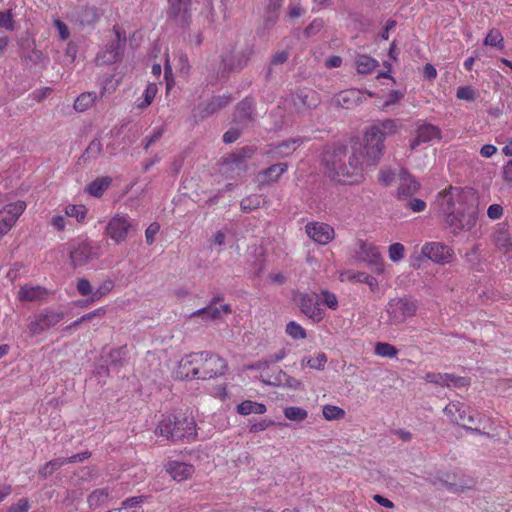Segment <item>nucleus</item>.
Masks as SVG:
<instances>
[{"instance_id": "nucleus-23", "label": "nucleus", "mask_w": 512, "mask_h": 512, "mask_svg": "<svg viewBox=\"0 0 512 512\" xmlns=\"http://www.w3.org/2000/svg\"><path fill=\"white\" fill-rule=\"evenodd\" d=\"M197 352L184 356L178 363L176 377L181 380L199 379Z\"/></svg>"}, {"instance_id": "nucleus-39", "label": "nucleus", "mask_w": 512, "mask_h": 512, "mask_svg": "<svg viewBox=\"0 0 512 512\" xmlns=\"http://www.w3.org/2000/svg\"><path fill=\"white\" fill-rule=\"evenodd\" d=\"M374 353L383 358H394L398 354L395 346L386 342H377L374 347Z\"/></svg>"}, {"instance_id": "nucleus-16", "label": "nucleus", "mask_w": 512, "mask_h": 512, "mask_svg": "<svg viewBox=\"0 0 512 512\" xmlns=\"http://www.w3.org/2000/svg\"><path fill=\"white\" fill-rule=\"evenodd\" d=\"M358 253L360 258L372 269L374 273H384L385 264L377 246L371 243L361 242Z\"/></svg>"}, {"instance_id": "nucleus-35", "label": "nucleus", "mask_w": 512, "mask_h": 512, "mask_svg": "<svg viewBox=\"0 0 512 512\" xmlns=\"http://www.w3.org/2000/svg\"><path fill=\"white\" fill-rule=\"evenodd\" d=\"M378 66V61L368 55H360L356 59V69L360 74H370Z\"/></svg>"}, {"instance_id": "nucleus-11", "label": "nucleus", "mask_w": 512, "mask_h": 512, "mask_svg": "<svg viewBox=\"0 0 512 512\" xmlns=\"http://www.w3.org/2000/svg\"><path fill=\"white\" fill-rule=\"evenodd\" d=\"M423 256L438 265H446L455 259L454 249L442 242H426L421 248Z\"/></svg>"}, {"instance_id": "nucleus-10", "label": "nucleus", "mask_w": 512, "mask_h": 512, "mask_svg": "<svg viewBox=\"0 0 512 512\" xmlns=\"http://www.w3.org/2000/svg\"><path fill=\"white\" fill-rule=\"evenodd\" d=\"M100 256V245L89 240L79 242L69 251L70 265L74 269L86 266L88 263L98 259Z\"/></svg>"}, {"instance_id": "nucleus-4", "label": "nucleus", "mask_w": 512, "mask_h": 512, "mask_svg": "<svg viewBox=\"0 0 512 512\" xmlns=\"http://www.w3.org/2000/svg\"><path fill=\"white\" fill-rule=\"evenodd\" d=\"M364 146L358 151L359 160L363 163V169L375 166L384 154L383 136L377 128H368L364 133Z\"/></svg>"}, {"instance_id": "nucleus-46", "label": "nucleus", "mask_w": 512, "mask_h": 512, "mask_svg": "<svg viewBox=\"0 0 512 512\" xmlns=\"http://www.w3.org/2000/svg\"><path fill=\"white\" fill-rule=\"evenodd\" d=\"M262 197L260 195L247 196L240 202V208L243 212L253 211L261 206Z\"/></svg>"}, {"instance_id": "nucleus-26", "label": "nucleus", "mask_w": 512, "mask_h": 512, "mask_svg": "<svg viewBox=\"0 0 512 512\" xmlns=\"http://www.w3.org/2000/svg\"><path fill=\"white\" fill-rule=\"evenodd\" d=\"M288 165L286 163L272 164L259 174V181L261 185L270 182H276L286 171Z\"/></svg>"}, {"instance_id": "nucleus-62", "label": "nucleus", "mask_w": 512, "mask_h": 512, "mask_svg": "<svg viewBox=\"0 0 512 512\" xmlns=\"http://www.w3.org/2000/svg\"><path fill=\"white\" fill-rule=\"evenodd\" d=\"M160 230V225L156 222L151 223L145 231L146 243L152 245L155 241V236Z\"/></svg>"}, {"instance_id": "nucleus-7", "label": "nucleus", "mask_w": 512, "mask_h": 512, "mask_svg": "<svg viewBox=\"0 0 512 512\" xmlns=\"http://www.w3.org/2000/svg\"><path fill=\"white\" fill-rule=\"evenodd\" d=\"M418 310L417 300L404 296L389 300L386 312L391 324H403L408 318L414 317Z\"/></svg>"}, {"instance_id": "nucleus-24", "label": "nucleus", "mask_w": 512, "mask_h": 512, "mask_svg": "<svg viewBox=\"0 0 512 512\" xmlns=\"http://www.w3.org/2000/svg\"><path fill=\"white\" fill-rule=\"evenodd\" d=\"M48 295V289L43 286L25 284L19 288L17 299L22 302H35L45 300Z\"/></svg>"}, {"instance_id": "nucleus-21", "label": "nucleus", "mask_w": 512, "mask_h": 512, "mask_svg": "<svg viewBox=\"0 0 512 512\" xmlns=\"http://www.w3.org/2000/svg\"><path fill=\"white\" fill-rule=\"evenodd\" d=\"M164 469L177 482L189 480L195 473V467L192 464L178 460H168L164 465Z\"/></svg>"}, {"instance_id": "nucleus-27", "label": "nucleus", "mask_w": 512, "mask_h": 512, "mask_svg": "<svg viewBox=\"0 0 512 512\" xmlns=\"http://www.w3.org/2000/svg\"><path fill=\"white\" fill-rule=\"evenodd\" d=\"M238 154L235 152L226 157L223 161L222 168L224 172L236 171L237 174H241L247 171L248 166L245 159H238Z\"/></svg>"}, {"instance_id": "nucleus-19", "label": "nucleus", "mask_w": 512, "mask_h": 512, "mask_svg": "<svg viewBox=\"0 0 512 512\" xmlns=\"http://www.w3.org/2000/svg\"><path fill=\"white\" fill-rule=\"evenodd\" d=\"M304 143V139L296 137L266 146L264 154L272 159H281L292 155Z\"/></svg>"}, {"instance_id": "nucleus-50", "label": "nucleus", "mask_w": 512, "mask_h": 512, "mask_svg": "<svg viewBox=\"0 0 512 512\" xmlns=\"http://www.w3.org/2000/svg\"><path fill=\"white\" fill-rule=\"evenodd\" d=\"M445 387L448 388H462L470 385V379L462 376H456L448 373L447 380L445 381Z\"/></svg>"}, {"instance_id": "nucleus-57", "label": "nucleus", "mask_w": 512, "mask_h": 512, "mask_svg": "<svg viewBox=\"0 0 512 512\" xmlns=\"http://www.w3.org/2000/svg\"><path fill=\"white\" fill-rule=\"evenodd\" d=\"M322 301L330 309L336 310L338 307V299L336 295L327 290L322 291Z\"/></svg>"}, {"instance_id": "nucleus-59", "label": "nucleus", "mask_w": 512, "mask_h": 512, "mask_svg": "<svg viewBox=\"0 0 512 512\" xmlns=\"http://www.w3.org/2000/svg\"><path fill=\"white\" fill-rule=\"evenodd\" d=\"M324 27V21L320 18L314 19L304 31L307 37L317 34Z\"/></svg>"}, {"instance_id": "nucleus-2", "label": "nucleus", "mask_w": 512, "mask_h": 512, "mask_svg": "<svg viewBox=\"0 0 512 512\" xmlns=\"http://www.w3.org/2000/svg\"><path fill=\"white\" fill-rule=\"evenodd\" d=\"M323 163L328 177L337 183L356 185L364 181L363 163L359 155L356 152L349 153L344 146L326 152Z\"/></svg>"}, {"instance_id": "nucleus-6", "label": "nucleus", "mask_w": 512, "mask_h": 512, "mask_svg": "<svg viewBox=\"0 0 512 512\" xmlns=\"http://www.w3.org/2000/svg\"><path fill=\"white\" fill-rule=\"evenodd\" d=\"M199 379L209 380L225 375L228 369L226 359L210 351L197 352Z\"/></svg>"}, {"instance_id": "nucleus-5", "label": "nucleus", "mask_w": 512, "mask_h": 512, "mask_svg": "<svg viewBox=\"0 0 512 512\" xmlns=\"http://www.w3.org/2000/svg\"><path fill=\"white\" fill-rule=\"evenodd\" d=\"M443 411L454 423L473 433L483 434L478 427L473 428L472 425H480L485 416L473 411L471 407L459 401H452L446 405Z\"/></svg>"}, {"instance_id": "nucleus-45", "label": "nucleus", "mask_w": 512, "mask_h": 512, "mask_svg": "<svg viewBox=\"0 0 512 512\" xmlns=\"http://www.w3.org/2000/svg\"><path fill=\"white\" fill-rule=\"evenodd\" d=\"M327 362V356L325 353L320 352L317 355L309 358H304L302 364H306L312 369L322 370Z\"/></svg>"}, {"instance_id": "nucleus-14", "label": "nucleus", "mask_w": 512, "mask_h": 512, "mask_svg": "<svg viewBox=\"0 0 512 512\" xmlns=\"http://www.w3.org/2000/svg\"><path fill=\"white\" fill-rule=\"evenodd\" d=\"M25 209L26 203L24 201H16L7 204L0 211V237L6 235L11 230Z\"/></svg>"}, {"instance_id": "nucleus-63", "label": "nucleus", "mask_w": 512, "mask_h": 512, "mask_svg": "<svg viewBox=\"0 0 512 512\" xmlns=\"http://www.w3.org/2000/svg\"><path fill=\"white\" fill-rule=\"evenodd\" d=\"M54 26L57 28L61 40H67L70 36L68 26L59 18L54 19Z\"/></svg>"}, {"instance_id": "nucleus-20", "label": "nucleus", "mask_w": 512, "mask_h": 512, "mask_svg": "<svg viewBox=\"0 0 512 512\" xmlns=\"http://www.w3.org/2000/svg\"><path fill=\"white\" fill-rule=\"evenodd\" d=\"M222 300L223 298L221 296L213 297L207 307L194 311L191 314V317H202L209 320L221 319L223 315H228L232 312L231 306L229 304H223L219 307L217 306L218 302Z\"/></svg>"}, {"instance_id": "nucleus-1", "label": "nucleus", "mask_w": 512, "mask_h": 512, "mask_svg": "<svg viewBox=\"0 0 512 512\" xmlns=\"http://www.w3.org/2000/svg\"><path fill=\"white\" fill-rule=\"evenodd\" d=\"M446 228L455 236L470 231L478 220V197L471 188L449 186L436 199Z\"/></svg>"}, {"instance_id": "nucleus-17", "label": "nucleus", "mask_w": 512, "mask_h": 512, "mask_svg": "<svg viewBox=\"0 0 512 512\" xmlns=\"http://www.w3.org/2000/svg\"><path fill=\"white\" fill-rule=\"evenodd\" d=\"M296 302L303 314L314 322H320L325 317V312L321 308L316 296L307 293H299Z\"/></svg>"}, {"instance_id": "nucleus-54", "label": "nucleus", "mask_w": 512, "mask_h": 512, "mask_svg": "<svg viewBox=\"0 0 512 512\" xmlns=\"http://www.w3.org/2000/svg\"><path fill=\"white\" fill-rule=\"evenodd\" d=\"M102 151V143L99 139H93L84 152L87 159L96 158Z\"/></svg>"}, {"instance_id": "nucleus-51", "label": "nucleus", "mask_w": 512, "mask_h": 512, "mask_svg": "<svg viewBox=\"0 0 512 512\" xmlns=\"http://www.w3.org/2000/svg\"><path fill=\"white\" fill-rule=\"evenodd\" d=\"M405 96V92L401 90H393L387 96V99L379 106L380 110L386 111L391 105L398 103Z\"/></svg>"}, {"instance_id": "nucleus-47", "label": "nucleus", "mask_w": 512, "mask_h": 512, "mask_svg": "<svg viewBox=\"0 0 512 512\" xmlns=\"http://www.w3.org/2000/svg\"><path fill=\"white\" fill-rule=\"evenodd\" d=\"M322 413H323V417L329 421L339 420V419L344 418V416H345V411L342 408H340L338 406H334V405L323 406Z\"/></svg>"}, {"instance_id": "nucleus-18", "label": "nucleus", "mask_w": 512, "mask_h": 512, "mask_svg": "<svg viewBox=\"0 0 512 512\" xmlns=\"http://www.w3.org/2000/svg\"><path fill=\"white\" fill-rule=\"evenodd\" d=\"M307 236L319 245L329 244L335 237L334 228L324 222H309L305 225Z\"/></svg>"}, {"instance_id": "nucleus-37", "label": "nucleus", "mask_w": 512, "mask_h": 512, "mask_svg": "<svg viewBox=\"0 0 512 512\" xmlns=\"http://www.w3.org/2000/svg\"><path fill=\"white\" fill-rule=\"evenodd\" d=\"M87 213L88 209L82 204H69L65 207V215L75 218L79 223H84Z\"/></svg>"}, {"instance_id": "nucleus-36", "label": "nucleus", "mask_w": 512, "mask_h": 512, "mask_svg": "<svg viewBox=\"0 0 512 512\" xmlns=\"http://www.w3.org/2000/svg\"><path fill=\"white\" fill-rule=\"evenodd\" d=\"M254 111V101L251 98L242 100L236 108V118L239 121L251 120Z\"/></svg>"}, {"instance_id": "nucleus-53", "label": "nucleus", "mask_w": 512, "mask_h": 512, "mask_svg": "<svg viewBox=\"0 0 512 512\" xmlns=\"http://www.w3.org/2000/svg\"><path fill=\"white\" fill-rule=\"evenodd\" d=\"M396 179L394 171L388 168H382L378 174V182L382 186H390Z\"/></svg>"}, {"instance_id": "nucleus-3", "label": "nucleus", "mask_w": 512, "mask_h": 512, "mask_svg": "<svg viewBox=\"0 0 512 512\" xmlns=\"http://www.w3.org/2000/svg\"><path fill=\"white\" fill-rule=\"evenodd\" d=\"M155 434L170 441L183 438L195 440L197 435L196 422L193 417L185 414L165 415L159 421Z\"/></svg>"}, {"instance_id": "nucleus-32", "label": "nucleus", "mask_w": 512, "mask_h": 512, "mask_svg": "<svg viewBox=\"0 0 512 512\" xmlns=\"http://www.w3.org/2000/svg\"><path fill=\"white\" fill-rule=\"evenodd\" d=\"M114 281L111 279L104 280L98 288L94 291L92 294V297H90L89 300H87L85 303H81L82 306H86L88 304L98 302L102 298L106 297L113 289H114Z\"/></svg>"}, {"instance_id": "nucleus-33", "label": "nucleus", "mask_w": 512, "mask_h": 512, "mask_svg": "<svg viewBox=\"0 0 512 512\" xmlns=\"http://www.w3.org/2000/svg\"><path fill=\"white\" fill-rule=\"evenodd\" d=\"M146 500L145 496H134L125 499L121 507L114 509L115 512H143L142 504Z\"/></svg>"}, {"instance_id": "nucleus-13", "label": "nucleus", "mask_w": 512, "mask_h": 512, "mask_svg": "<svg viewBox=\"0 0 512 512\" xmlns=\"http://www.w3.org/2000/svg\"><path fill=\"white\" fill-rule=\"evenodd\" d=\"M63 318V312L44 309L39 314L35 315L34 319L29 323V332L32 336L39 335L45 330L57 325Z\"/></svg>"}, {"instance_id": "nucleus-22", "label": "nucleus", "mask_w": 512, "mask_h": 512, "mask_svg": "<svg viewBox=\"0 0 512 512\" xmlns=\"http://www.w3.org/2000/svg\"><path fill=\"white\" fill-rule=\"evenodd\" d=\"M397 179V198L399 200H406L412 197L420 188V183L404 169L400 170Z\"/></svg>"}, {"instance_id": "nucleus-56", "label": "nucleus", "mask_w": 512, "mask_h": 512, "mask_svg": "<svg viewBox=\"0 0 512 512\" xmlns=\"http://www.w3.org/2000/svg\"><path fill=\"white\" fill-rule=\"evenodd\" d=\"M448 373H427L424 379L428 383L436 384L442 387H445V381L447 380Z\"/></svg>"}, {"instance_id": "nucleus-49", "label": "nucleus", "mask_w": 512, "mask_h": 512, "mask_svg": "<svg viewBox=\"0 0 512 512\" xmlns=\"http://www.w3.org/2000/svg\"><path fill=\"white\" fill-rule=\"evenodd\" d=\"M15 26L16 22L14 20V13L12 9L0 12V29L13 31L15 29Z\"/></svg>"}, {"instance_id": "nucleus-43", "label": "nucleus", "mask_w": 512, "mask_h": 512, "mask_svg": "<svg viewBox=\"0 0 512 512\" xmlns=\"http://www.w3.org/2000/svg\"><path fill=\"white\" fill-rule=\"evenodd\" d=\"M110 497L108 488H101L94 490L88 497L90 506H98L105 503Z\"/></svg>"}, {"instance_id": "nucleus-42", "label": "nucleus", "mask_w": 512, "mask_h": 512, "mask_svg": "<svg viewBox=\"0 0 512 512\" xmlns=\"http://www.w3.org/2000/svg\"><path fill=\"white\" fill-rule=\"evenodd\" d=\"M64 465H65V461L63 458H56V459L50 460V461L46 462L39 469V474L43 478H46V477L52 475L56 470L60 469Z\"/></svg>"}, {"instance_id": "nucleus-58", "label": "nucleus", "mask_w": 512, "mask_h": 512, "mask_svg": "<svg viewBox=\"0 0 512 512\" xmlns=\"http://www.w3.org/2000/svg\"><path fill=\"white\" fill-rule=\"evenodd\" d=\"M118 81H114L113 76L108 77L102 84L100 96L104 97L107 93L111 94L116 91Z\"/></svg>"}, {"instance_id": "nucleus-12", "label": "nucleus", "mask_w": 512, "mask_h": 512, "mask_svg": "<svg viewBox=\"0 0 512 512\" xmlns=\"http://www.w3.org/2000/svg\"><path fill=\"white\" fill-rule=\"evenodd\" d=\"M442 139L441 129L423 120L416 122L415 136L409 141V148L415 151L420 145Z\"/></svg>"}, {"instance_id": "nucleus-41", "label": "nucleus", "mask_w": 512, "mask_h": 512, "mask_svg": "<svg viewBox=\"0 0 512 512\" xmlns=\"http://www.w3.org/2000/svg\"><path fill=\"white\" fill-rule=\"evenodd\" d=\"M283 413L288 420L296 422H302L308 416V412L305 409L296 406H289L284 408Z\"/></svg>"}, {"instance_id": "nucleus-15", "label": "nucleus", "mask_w": 512, "mask_h": 512, "mask_svg": "<svg viewBox=\"0 0 512 512\" xmlns=\"http://www.w3.org/2000/svg\"><path fill=\"white\" fill-rule=\"evenodd\" d=\"M167 16L180 27H187L191 23V0H167Z\"/></svg>"}, {"instance_id": "nucleus-9", "label": "nucleus", "mask_w": 512, "mask_h": 512, "mask_svg": "<svg viewBox=\"0 0 512 512\" xmlns=\"http://www.w3.org/2000/svg\"><path fill=\"white\" fill-rule=\"evenodd\" d=\"M135 226L126 214H115L105 227V234L115 244L120 245L128 240Z\"/></svg>"}, {"instance_id": "nucleus-44", "label": "nucleus", "mask_w": 512, "mask_h": 512, "mask_svg": "<svg viewBox=\"0 0 512 512\" xmlns=\"http://www.w3.org/2000/svg\"><path fill=\"white\" fill-rule=\"evenodd\" d=\"M158 92V87L156 83H149L146 86V89L143 93V100L138 104V107L141 109L147 108L153 102L156 94Z\"/></svg>"}, {"instance_id": "nucleus-25", "label": "nucleus", "mask_w": 512, "mask_h": 512, "mask_svg": "<svg viewBox=\"0 0 512 512\" xmlns=\"http://www.w3.org/2000/svg\"><path fill=\"white\" fill-rule=\"evenodd\" d=\"M362 100V92L357 89H348L341 91L335 97L336 103L345 109H351L357 106Z\"/></svg>"}, {"instance_id": "nucleus-34", "label": "nucleus", "mask_w": 512, "mask_h": 512, "mask_svg": "<svg viewBox=\"0 0 512 512\" xmlns=\"http://www.w3.org/2000/svg\"><path fill=\"white\" fill-rule=\"evenodd\" d=\"M96 100V92H83L76 98L73 107L77 112H84L92 107Z\"/></svg>"}, {"instance_id": "nucleus-61", "label": "nucleus", "mask_w": 512, "mask_h": 512, "mask_svg": "<svg viewBox=\"0 0 512 512\" xmlns=\"http://www.w3.org/2000/svg\"><path fill=\"white\" fill-rule=\"evenodd\" d=\"M406 207L413 212H422L426 209V202L419 198H408Z\"/></svg>"}, {"instance_id": "nucleus-28", "label": "nucleus", "mask_w": 512, "mask_h": 512, "mask_svg": "<svg viewBox=\"0 0 512 512\" xmlns=\"http://www.w3.org/2000/svg\"><path fill=\"white\" fill-rule=\"evenodd\" d=\"M231 101V97L228 95L215 96L212 100L200 111V117L206 118L211 114L215 113L219 109L227 106Z\"/></svg>"}, {"instance_id": "nucleus-8", "label": "nucleus", "mask_w": 512, "mask_h": 512, "mask_svg": "<svg viewBox=\"0 0 512 512\" xmlns=\"http://www.w3.org/2000/svg\"><path fill=\"white\" fill-rule=\"evenodd\" d=\"M113 33L115 38L106 46V48L100 51L95 62L98 66L111 65L121 61L125 46H126V33L118 25L113 26Z\"/></svg>"}, {"instance_id": "nucleus-60", "label": "nucleus", "mask_w": 512, "mask_h": 512, "mask_svg": "<svg viewBox=\"0 0 512 512\" xmlns=\"http://www.w3.org/2000/svg\"><path fill=\"white\" fill-rule=\"evenodd\" d=\"M456 96L460 100L466 101H474L475 100V92L472 88L468 86H461L457 89Z\"/></svg>"}, {"instance_id": "nucleus-64", "label": "nucleus", "mask_w": 512, "mask_h": 512, "mask_svg": "<svg viewBox=\"0 0 512 512\" xmlns=\"http://www.w3.org/2000/svg\"><path fill=\"white\" fill-rule=\"evenodd\" d=\"M30 507L28 499L22 498L16 504L12 505L8 512H28Z\"/></svg>"}, {"instance_id": "nucleus-40", "label": "nucleus", "mask_w": 512, "mask_h": 512, "mask_svg": "<svg viewBox=\"0 0 512 512\" xmlns=\"http://www.w3.org/2000/svg\"><path fill=\"white\" fill-rule=\"evenodd\" d=\"M350 280L353 281V282H360V283H365L369 286V288L371 289V291H376L379 287V282L378 280L365 273V272H356V273H353L351 276H350Z\"/></svg>"}, {"instance_id": "nucleus-29", "label": "nucleus", "mask_w": 512, "mask_h": 512, "mask_svg": "<svg viewBox=\"0 0 512 512\" xmlns=\"http://www.w3.org/2000/svg\"><path fill=\"white\" fill-rule=\"evenodd\" d=\"M236 411L240 415L247 416L252 413L264 414L267 411V408L263 403H258L251 400H244L237 405Z\"/></svg>"}, {"instance_id": "nucleus-31", "label": "nucleus", "mask_w": 512, "mask_h": 512, "mask_svg": "<svg viewBox=\"0 0 512 512\" xmlns=\"http://www.w3.org/2000/svg\"><path fill=\"white\" fill-rule=\"evenodd\" d=\"M369 128H377V130L383 136V143H384L387 136L394 135L398 132V130H399L398 120L397 119H385L383 121H379V122L371 125Z\"/></svg>"}, {"instance_id": "nucleus-30", "label": "nucleus", "mask_w": 512, "mask_h": 512, "mask_svg": "<svg viewBox=\"0 0 512 512\" xmlns=\"http://www.w3.org/2000/svg\"><path fill=\"white\" fill-rule=\"evenodd\" d=\"M112 180L110 177H100L92 181L85 188V191L94 197H101L103 193L108 189Z\"/></svg>"}, {"instance_id": "nucleus-52", "label": "nucleus", "mask_w": 512, "mask_h": 512, "mask_svg": "<svg viewBox=\"0 0 512 512\" xmlns=\"http://www.w3.org/2000/svg\"><path fill=\"white\" fill-rule=\"evenodd\" d=\"M389 259L392 262H398L405 256V247L401 243H393L388 248Z\"/></svg>"}, {"instance_id": "nucleus-38", "label": "nucleus", "mask_w": 512, "mask_h": 512, "mask_svg": "<svg viewBox=\"0 0 512 512\" xmlns=\"http://www.w3.org/2000/svg\"><path fill=\"white\" fill-rule=\"evenodd\" d=\"M484 45L497 47L499 49H504V37L498 29L492 28L488 31L485 39Z\"/></svg>"}, {"instance_id": "nucleus-55", "label": "nucleus", "mask_w": 512, "mask_h": 512, "mask_svg": "<svg viewBox=\"0 0 512 512\" xmlns=\"http://www.w3.org/2000/svg\"><path fill=\"white\" fill-rule=\"evenodd\" d=\"M76 288L81 296H90L94 293L93 287L87 278H79L76 283Z\"/></svg>"}, {"instance_id": "nucleus-48", "label": "nucleus", "mask_w": 512, "mask_h": 512, "mask_svg": "<svg viewBox=\"0 0 512 512\" xmlns=\"http://www.w3.org/2000/svg\"><path fill=\"white\" fill-rule=\"evenodd\" d=\"M286 333L294 340H301L306 338V330L297 322L290 321L286 325Z\"/></svg>"}]
</instances>
